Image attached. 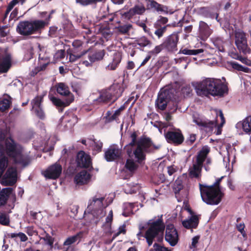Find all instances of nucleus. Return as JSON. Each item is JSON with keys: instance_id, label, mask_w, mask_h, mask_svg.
I'll return each instance as SVG.
<instances>
[{"instance_id": "f257e3e1", "label": "nucleus", "mask_w": 251, "mask_h": 251, "mask_svg": "<svg viewBox=\"0 0 251 251\" xmlns=\"http://www.w3.org/2000/svg\"><path fill=\"white\" fill-rule=\"evenodd\" d=\"M23 148L11 137H8L4 145L0 144V178L5 172L8 164L9 157L15 164L25 167L31 162L32 158L27 154L22 153Z\"/></svg>"}, {"instance_id": "f03ea898", "label": "nucleus", "mask_w": 251, "mask_h": 251, "mask_svg": "<svg viewBox=\"0 0 251 251\" xmlns=\"http://www.w3.org/2000/svg\"><path fill=\"white\" fill-rule=\"evenodd\" d=\"M198 95L201 97L211 95L223 97L228 93L227 83L220 79L207 78L198 83L195 87Z\"/></svg>"}, {"instance_id": "7ed1b4c3", "label": "nucleus", "mask_w": 251, "mask_h": 251, "mask_svg": "<svg viewBox=\"0 0 251 251\" xmlns=\"http://www.w3.org/2000/svg\"><path fill=\"white\" fill-rule=\"evenodd\" d=\"M224 176L216 179L211 185L199 183V189L201 199L203 202L208 205L219 204L225 196L220 185Z\"/></svg>"}, {"instance_id": "20e7f679", "label": "nucleus", "mask_w": 251, "mask_h": 251, "mask_svg": "<svg viewBox=\"0 0 251 251\" xmlns=\"http://www.w3.org/2000/svg\"><path fill=\"white\" fill-rule=\"evenodd\" d=\"M139 229L140 231L137 233V237L139 239L141 237H144L149 246H151L154 241L156 240L158 242L163 241L165 226L161 218L151 223L144 234L141 231L144 227H140Z\"/></svg>"}, {"instance_id": "39448f33", "label": "nucleus", "mask_w": 251, "mask_h": 251, "mask_svg": "<svg viewBox=\"0 0 251 251\" xmlns=\"http://www.w3.org/2000/svg\"><path fill=\"white\" fill-rule=\"evenodd\" d=\"M124 91L123 85L120 83H114L108 89L102 91L97 100L99 102L108 103H113L120 97Z\"/></svg>"}, {"instance_id": "423d86ee", "label": "nucleus", "mask_w": 251, "mask_h": 251, "mask_svg": "<svg viewBox=\"0 0 251 251\" xmlns=\"http://www.w3.org/2000/svg\"><path fill=\"white\" fill-rule=\"evenodd\" d=\"M235 45L241 54L246 55L251 53L248 45L247 34L243 30L236 29L234 32Z\"/></svg>"}, {"instance_id": "0eeeda50", "label": "nucleus", "mask_w": 251, "mask_h": 251, "mask_svg": "<svg viewBox=\"0 0 251 251\" xmlns=\"http://www.w3.org/2000/svg\"><path fill=\"white\" fill-rule=\"evenodd\" d=\"M193 122L198 125L201 129H203L206 131H211L214 126L217 125V130L215 132L216 135H220L222 133V128L223 126L221 124L217 125V122L212 121H205L200 118H193Z\"/></svg>"}, {"instance_id": "6e6552de", "label": "nucleus", "mask_w": 251, "mask_h": 251, "mask_svg": "<svg viewBox=\"0 0 251 251\" xmlns=\"http://www.w3.org/2000/svg\"><path fill=\"white\" fill-rule=\"evenodd\" d=\"M174 89L165 90L159 93L155 101L156 107L160 110H164L170 100L174 98Z\"/></svg>"}, {"instance_id": "1a4fd4ad", "label": "nucleus", "mask_w": 251, "mask_h": 251, "mask_svg": "<svg viewBox=\"0 0 251 251\" xmlns=\"http://www.w3.org/2000/svg\"><path fill=\"white\" fill-rule=\"evenodd\" d=\"M124 152L117 145H112L105 151L104 157L107 162L119 161L123 158Z\"/></svg>"}, {"instance_id": "9d476101", "label": "nucleus", "mask_w": 251, "mask_h": 251, "mask_svg": "<svg viewBox=\"0 0 251 251\" xmlns=\"http://www.w3.org/2000/svg\"><path fill=\"white\" fill-rule=\"evenodd\" d=\"M164 137L168 143L176 146L182 144L184 141V137L179 129L169 130L165 132Z\"/></svg>"}, {"instance_id": "9b49d317", "label": "nucleus", "mask_w": 251, "mask_h": 251, "mask_svg": "<svg viewBox=\"0 0 251 251\" xmlns=\"http://www.w3.org/2000/svg\"><path fill=\"white\" fill-rule=\"evenodd\" d=\"M179 35L176 32H173L167 36L162 42L165 50L168 52H174L177 50V44Z\"/></svg>"}, {"instance_id": "f8f14e48", "label": "nucleus", "mask_w": 251, "mask_h": 251, "mask_svg": "<svg viewBox=\"0 0 251 251\" xmlns=\"http://www.w3.org/2000/svg\"><path fill=\"white\" fill-rule=\"evenodd\" d=\"M165 239L172 247L175 246L179 241L178 232L173 224L167 225L165 231Z\"/></svg>"}, {"instance_id": "ddd939ff", "label": "nucleus", "mask_w": 251, "mask_h": 251, "mask_svg": "<svg viewBox=\"0 0 251 251\" xmlns=\"http://www.w3.org/2000/svg\"><path fill=\"white\" fill-rule=\"evenodd\" d=\"M104 200V197H97L95 196L92 198V200H90L87 206V208L90 210L93 214H97V212L100 213L102 216L103 214V201Z\"/></svg>"}, {"instance_id": "4468645a", "label": "nucleus", "mask_w": 251, "mask_h": 251, "mask_svg": "<svg viewBox=\"0 0 251 251\" xmlns=\"http://www.w3.org/2000/svg\"><path fill=\"white\" fill-rule=\"evenodd\" d=\"M43 99V96H37L31 101L32 110L34 111L36 116L42 120H44L46 118V115L41 104Z\"/></svg>"}, {"instance_id": "2eb2a0df", "label": "nucleus", "mask_w": 251, "mask_h": 251, "mask_svg": "<svg viewBox=\"0 0 251 251\" xmlns=\"http://www.w3.org/2000/svg\"><path fill=\"white\" fill-rule=\"evenodd\" d=\"M17 181V171L15 168L10 167L7 169L2 177V183L6 186H13Z\"/></svg>"}, {"instance_id": "dca6fc26", "label": "nucleus", "mask_w": 251, "mask_h": 251, "mask_svg": "<svg viewBox=\"0 0 251 251\" xmlns=\"http://www.w3.org/2000/svg\"><path fill=\"white\" fill-rule=\"evenodd\" d=\"M88 52V57L90 62L84 60L82 61V64L86 67L92 66V63L101 60L105 55V51L104 50H100Z\"/></svg>"}, {"instance_id": "f3484780", "label": "nucleus", "mask_w": 251, "mask_h": 251, "mask_svg": "<svg viewBox=\"0 0 251 251\" xmlns=\"http://www.w3.org/2000/svg\"><path fill=\"white\" fill-rule=\"evenodd\" d=\"M50 100L53 105L57 108L58 111L59 112H62L64 107L68 106L74 101V96L70 95L69 97H66L64 100L52 96L50 98Z\"/></svg>"}, {"instance_id": "a211bd4d", "label": "nucleus", "mask_w": 251, "mask_h": 251, "mask_svg": "<svg viewBox=\"0 0 251 251\" xmlns=\"http://www.w3.org/2000/svg\"><path fill=\"white\" fill-rule=\"evenodd\" d=\"M77 166L82 168H88L92 166L91 158L84 151H79L76 155Z\"/></svg>"}, {"instance_id": "6ab92c4d", "label": "nucleus", "mask_w": 251, "mask_h": 251, "mask_svg": "<svg viewBox=\"0 0 251 251\" xmlns=\"http://www.w3.org/2000/svg\"><path fill=\"white\" fill-rule=\"evenodd\" d=\"M62 170L61 165L56 163L50 166L45 171L44 176L47 178L55 179L60 176Z\"/></svg>"}, {"instance_id": "aec40b11", "label": "nucleus", "mask_w": 251, "mask_h": 251, "mask_svg": "<svg viewBox=\"0 0 251 251\" xmlns=\"http://www.w3.org/2000/svg\"><path fill=\"white\" fill-rule=\"evenodd\" d=\"M51 17V13L48 16L45 20H31L32 30L33 34L40 33L45 27L49 25Z\"/></svg>"}, {"instance_id": "412c9836", "label": "nucleus", "mask_w": 251, "mask_h": 251, "mask_svg": "<svg viewBox=\"0 0 251 251\" xmlns=\"http://www.w3.org/2000/svg\"><path fill=\"white\" fill-rule=\"evenodd\" d=\"M146 2L147 10L155 11L158 13L162 12L167 14L168 7L166 5L160 4L154 0H145Z\"/></svg>"}, {"instance_id": "4be33fe9", "label": "nucleus", "mask_w": 251, "mask_h": 251, "mask_svg": "<svg viewBox=\"0 0 251 251\" xmlns=\"http://www.w3.org/2000/svg\"><path fill=\"white\" fill-rule=\"evenodd\" d=\"M17 31L24 36L33 34L31 21L20 22L17 26Z\"/></svg>"}, {"instance_id": "5701e85b", "label": "nucleus", "mask_w": 251, "mask_h": 251, "mask_svg": "<svg viewBox=\"0 0 251 251\" xmlns=\"http://www.w3.org/2000/svg\"><path fill=\"white\" fill-rule=\"evenodd\" d=\"M198 12L200 15L206 18L211 19L215 18L217 22H219L218 19L219 13L215 12L214 8L210 7H201L198 8Z\"/></svg>"}, {"instance_id": "b1692460", "label": "nucleus", "mask_w": 251, "mask_h": 251, "mask_svg": "<svg viewBox=\"0 0 251 251\" xmlns=\"http://www.w3.org/2000/svg\"><path fill=\"white\" fill-rule=\"evenodd\" d=\"M212 32V30L210 29L206 23L202 21H200L199 34L202 40H206L211 34Z\"/></svg>"}, {"instance_id": "393cba45", "label": "nucleus", "mask_w": 251, "mask_h": 251, "mask_svg": "<svg viewBox=\"0 0 251 251\" xmlns=\"http://www.w3.org/2000/svg\"><path fill=\"white\" fill-rule=\"evenodd\" d=\"M91 178V175L86 171H82L75 177V182L76 184L83 185L87 184Z\"/></svg>"}, {"instance_id": "a878e982", "label": "nucleus", "mask_w": 251, "mask_h": 251, "mask_svg": "<svg viewBox=\"0 0 251 251\" xmlns=\"http://www.w3.org/2000/svg\"><path fill=\"white\" fill-rule=\"evenodd\" d=\"M139 164L136 161H134L132 158H128L126 160L124 169L130 176H132L138 170Z\"/></svg>"}, {"instance_id": "bb28decb", "label": "nucleus", "mask_w": 251, "mask_h": 251, "mask_svg": "<svg viewBox=\"0 0 251 251\" xmlns=\"http://www.w3.org/2000/svg\"><path fill=\"white\" fill-rule=\"evenodd\" d=\"M210 151V149L208 146H203L196 155V162L203 165V163Z\"/></svg>"}, {"instance_id": "cd10ccee", "label": "nucleus", "mask_w": 251, "mask_h": 251, "mask_svg": "<svg viewBox=\"0 0 251 251\" xmlns=\"http://www.w3.org/2000/svg\"><path fill=\"white\" fill-rule=\"evenodd\" d=\"M199 223V219L198 216L192 215L188 220H184L182 222V226L186 228H196Z\"/></svg>"}, {"instance_id": "c85d7f7f", "label": "nucleus", "mask_w": 251, "mask_h": 251, "mask_svg": "<svg viewBox=\"0 0 251 251\" xmlns=\"http://www.w3.org/2000/svg\"><path fill=\"white\" fill-rule=\"evenodd\" d=\"M122 58V53L120 51H116L113 55L112 61L107 66L109 70H115L120 63Z\"/></svg>"}, {"instance_id": "c756f323", "label": "nucleus", "mask_w": 251, "mask_h": 251, "mask_svg": "<svg viewBox=\"0 0 251 251\" xmlns=\"http://www.w3.org/2000/svg\"><path fill=\"white\" fill-rule=\"evenodd\" d=\"M152 146V142L150 138L141 137L137 142V147L143 149L146 152H150V148Z\"/></svg>"}, {"instance_id": "7c9ffc66", "label": "nucleus", "mask_w": 251, "mask_h": 251, "mask_svg": "<svg viewBox=\"0 0 251 251\" xmlns=\"http://www.w3.org/2000/svg\"><path fill=\"white\" fill-rule=\"evenodd\" d=\"M12 192L13 188L11 187L3 189L0 192V206H3L7 203V200Z\"/></svg>"}, {"instance_id": "2f4dec72", "label": "nucleus", "mask_w": 251, "mask_h": 251, "mask_svg": "<svg viewBox=\"0 0 251 251\" xmlns=\"http://www.w3.org/2000/svg\"><path fill=\"white\" fill-rule=\"evenodd\" d=\"M203 165L196 162L189 169L190 176L194 178H200L201 176V171Z\"/></svg>"}, {"instance_id": "473e14b6", "label": "nucleus", "mask_w": 251, "mask_h": 251, "mask_svg": "<svg viewBox=\"0 0 251 251\" xmlns=\"http://www.w3.org/2000/svg\"><path fill=\"white\" fill-rule=\"evenodd\" d=\"M57 92L60 95L69 97L70 95H74L69 90L68 86L64 83L60 82L56 84V86Z\"/></svg>"}, {"instance_id": "72a5a7b5", "label": "nucleus", "mask_w": 251, "mask_h": 251, "mask_svg": "<svg viewBox=\"0 0 251 251\" xmlns=\"http://www.w3.org/2000/svg\"><path fill=\"white\" fill-rule=\"evenodd\" d=\"M143 149H140L139 147H137L136 149L133 151V154L135 158L136 159V162L139 164L144 163L146 160V154L144 152Z\"/></svg>"}, {"instance_id": "f704fd0d", "label": "nucleus", "mask_w": 251, "mask_h": 251, "mask_svg": "<svg viewBox=\"0 0 251 251\" xmlns=\"http://www.w3.org/2000/svg\"><path fill=\"white\" fill-rule=\"evenodd\" d=\"M134 42L136 44L143 48L146 47H151L152 45V42L145 36L136 38Z\"/></svg>"}, {"instance_id": "c9c22d12", "label": "nucleus", "mask_w": 251, "mask_h": 251, "mask_svg": "<svg viewBox=\"0 0 251 251\" xmlns=\"http://www.w3.org/2000/svg\"><path fill=\"white\" fill-rule=\"evenodd\" d=\"M7 97L0 100V111L1 112L7 110L12 104L11 98L9 95H7Z\"/></svg>"}, {"instance_id": "e433bc0d", "label": "nucleus", "mask_w": 251, "mask_h": 251, "mask_svg": "<svg viewBox=\"0 0 251 251\" xmlns=\"http://www.w3.org/2000/svg\"><path fill=\"white\" fill-rule=\"evenodd\" d=\"M154 26L155 28L154 33L157 36V38L160 39L164 36L167 31V27L170 26V25H167L163 26H158V25H154Z\"/></svg>"}, {"instance_id": "4c0bfd02", "label": "nucleus", "mask_w": 251, "mask_h": 251, "mask_svg": "<svg viewBox=\"0 0 251 251\" xmlns=\"http://www.w3.org/2000/svg\"><path fill=\"white\" fill-rule=\"evenodd\" d=\"M11 66V60L9 58H5L0 63V73H6Z\"/></svg>"}, {"instance_id": "58836bf2", "label": "nucleus", "mask_w": 251, "mask_h": 251, "mask_svg": "<svg viewBox=\"0 0 251 251\" xmlns=\"http://www.w3.org/2000/svg\"><path fill=\"white\" fill-rule=\"evenodd\" d=\"M100 32L103 38L106 41H108L110 39L112 35V32L108 25L105 26H101L100 28Z\"/></svg>"}, {"instance_id": "ea45409f", "label": "nucleus", "mask_w": 251, "mask_h": 251, "mask_svg": "<svg viewBox=\"0 0 251 251\" xmlns=\"http://www.w3.org/2000/svg\"><path fill=\"white\" fill-rule=\"evenodd\" d=\"M213 43L214 46L216 47L217 49H218L219 51L222 52H224L226 51L224 45L225 42L222 38L217 37L214 38L213 39Z\"/></svg>"}, {"instance_id": "a19ab883", "label": "nucleus", "mask_w": 251, "mask_h": 251, "mask_svg": "<svg viewBox=\"0 0 251 251\" xmlns=\"http://www.w3.org/2000/svg\"><path fill=\"white\" fill-rule=\"evenodd\" d=\"M91 143L90 145L92 146V150L96 153L101 152L103 147V143L100 141H96L95 139H90Z\"/></svg>"}, {"instance_id": "79ce46f5", "label": "nucleus", "mask_w": 251, "mask_h": 251, "mask_svg": "<svg viewBox=\"0 0 251 251\" xmlns=\"http://www.w3.org/2000/svg\"><path fill=\"white\" fill-rule=\"evenodd\" d=\"M242 126L243 131L246 133H250L251 132V116L247 117L243 120Z\"/></svg>"}, {"instance_id": "37998d69", "label": "nucleus", "mask_w": 251, "mask_h": 251, "mask_svg": "<svg viewBox=\"0 0 251 251\" xmlns=\"http://www.w3.org/2000/svg\"><path fill=\"white\" fill-rule=\"evenodd\" d=\"M228 64L234 69L238 71H242L245 73H248L250 69L248 67H244L234 61L228 62Z\"/></svg>"}, {"instance_id": "c03bdc74", "label": "nucleus", "mask_w": 251, "mask_h": 251, "mask_svg": "<svg viewBox=\"0 0 251 251\" xmlns=\"http://www.w3.org/2000/svg\"><path fill=\"white\" fill-rule=\"evenodd\" d=\"M102 1V0H75L76 3L84 7L89 5H96L98 2Z\"/></svg>"}, {"instance_id": "a18cd8bd", "label": "nucleus", "mask_w": 251, "mask_h": 251, "mask_svg": "<svg viewBox=\"0 0 251 251\" xmlns=\"http://www.w3.org/2000/svg\"><path fill=\"white\" fill-rule=\"evenodd\" d=\"M81 232H79L76 234L69 237L66 239L65 242L63 243L64 246H70L75 242L77 241V240L81 238Z\"/></svg>"}, {"instance_id": "49530a36", "label": "nucleus", "mask_w": 251, "mask_h": 251, "mask_svg": "<svg viewBox=\"0 0 251 251\" xmlns=\"http://www.w3.org/2000/svg\"><path fill=\"white\" fill-rule=\"evenodd\" d=\"M131 8L133 10L135 15H142L145 12L146 10L147 9V7L146 8L143 4L135 5Z\"/></svg>"}, {"instance_id": "de8ad7c7", "label": "nucleus", "mask_w": 251, "mask_h": 251, "mask_svg": "<svg viewBox=\"0 0 251 251\" xmlns=\"http://www.w3.org/2000/svg\"><path fill=\"white\" fill-rule=\"evenodd\" d=\"M203 52V50L201 49L197 50H189L187 49H184L182 50H180V52L187 55H197Z\"/></svg>"}, {"instance_id": "09e8293b", "label": "nucleus", "mask_w": 251, "mask_h": 251, "mask_svg": "<svg viewBox=\"0 0 251 251\" xmlns=\"http://www.w3.org/2000/svg\"><path fill=\"white\" fill-rule=\"evenodd\" d=\"M132 28V25L128 24L117 27V30L122 34L127 33Z\"/></svg>"}, {"instance_id": "8fccbe9b", "label": "nucleus", "mask_w": 251, "mask_h": 251, "mask_svg": "<svg viewBox=\"0 0 251 251\" xmlns=\"http://www.w3.org/2000/svg\"><path fill=\"white\" fill-rule=\"evenodd\" d=\"M9 237L14 238L17 237H19L22 242H25L27 240L28 238L26 235L23 232H19L18 233H11L8 234Z\"/></svg>"}, {"instance_id": "3c124183", "label": "nucleus", "mask_w": 251, "mask_h": 251, "mask_svg": "<svg viewBox=\"0 0 251 251\" xmlns=\"http://www.w3.org/2000/svg\"><path fill=\"white\" fill-rule=\"evenodd\" d=\"M183 188V185L181 180H176L174 183L173 190L176 195L178 194L180 190Z\"/></svg>"}, {"instance_id": "603ef678", "label": "nucleus", "mask_w": 251, "mask_h": 251, "mask_svg": "<svg viewBox=\"0 0 251 251\" xmlns=\"http://www.w3.org/2000/svg\"><path fill=\"white\" fill-rule=\"evenodd\" d=\"M163 50H165L164 46L162 44L156 46L152 50L149 52V53L152 55H156L159 54Z\"/></svg>"}, {"instance_id": "864d4df0", "label": "nucleus", "mask_w": 251, "mask_h": 251, "mask_svg": "<svg viewBox=\"0 0 251 251\" xmlns=\"http://www.w3.org/2000/svg\"><path fill=\"white\" fill-rule=\"evenodd\" d=\"M88 51L87 50H83L82 52H81L80 53H75V52H74V53H71L70 54V60L71 62H75L77 59L81 58L84 55L87 54Z\"/></svg>"}, {"instance_id": "5fc2aeb1", "label": "nucleus", "mask_w": 251, "mask_h": 251, "mask_svg": "<svg viewBox=\"0 0 251 251\" xmlns=\"http://www.w3.org/2000/svg\"><path fill=\"white\" fill-rule=\"evenodd\" d=\"M9 222V218L7 214L0 212V223L4 226H8Z\"/></svg>"}, {"instance_id": "6e6d98bb", "label": "nucleus", "mask_w": 251, "mask_h": 251, "mask_svg": "<svg viewBox=\"0 0 251 251\" xmlns=\"http://www.w3.org/2000/svg\"><path fill=\"white\" fill-rule=\"evenodd\" d=\"M103 119L104 120V123L105 124L110 123L114 120H117L113 114L111 115V112L110 111H107Z\"/></svg>"}, {"instance_id": "4d7b16f0", "label": "nucleus", "mask_w": 251, "mask_h": 251, "mask_svg": "<svg viewBox=\"0 0 251 251\" xmlns=\"http://www.w3.org/2000/svg\"><path fill=\"white\" fill-rule=\"evenodd\" d=\"M49 35L51 38H55L58 36V27L52 26L50 27L49 31Z\"/></svg>"}, {"instance_id": "13d9d810", "label": "nucleus", "mask_w": 251, "mask_h": 251, "mask_svg": "<svg viewBox=\"0 0 251 251\" xmlns=\"http://www.w3.org/2000/svg\"><path fill=\"white\" fill-rule=\"evenodd\" d=\"M113 220V215H108L106 218V221L104 225L105 226L107 227L108 230L106 232H109L110 234L112 233L110 231L111 229V223Z\"/></svg>"}, {"instance_id": "bf43d9fd", "label": "nucleus", "mask_w": 251, "mask_h": 251, "mask_svg": "<svg viewBox=\"0 0 251 251\" xmlns=\"http://www.w3.org/2000/svg\"><path fill=\"white\" fill-rule=\"evenodd\" d=\"M137 25L139 26L142 27L145 33H147L149 36L152 37V34L151 32V31L150 29L147 27L146 24L144 22H139L137 23Z\"/></svg>"}, {"instance_id": "052dcab7", "label": "nucleus", "mask_w": 251, "mask_h": 251, "mask_svg": "<svg viewBox=\"0 0 251 251\" xmlns=\"http://www.w3.org/2000/svg\"><path fill=\"white\" fill-rule=\"evenodd\" d=\"M168 22V19L167 17L159 16V19H158L156 22L154 24V25H158V26H163L162 25H165Z\"/></svg>"}, {"instance_id": "680f3d73", "label": "nucleus", "mask_w": 251, "mask_h": 251, "mask_svg": "<svg viewBox=\"0 0 251 251\" xmlns=\"http://www.w3.org/2000/svg\"><path fill=\"white\" fill-rule=\"evenodd\" d=\"M134 15L135 14L131 8L128 11L122 14V17L127 20H130Z\"/></svg>"}, {"instance_id": "e2e57ef3", "label": "nucleus", "mask_w": 251, "mask_h": 251, "mask_svg": "<svg viewBox=\"0 0 251 251\" xmlns=\"http://www.w3.org/2000/svg\"><path fill=\"white\" fill-rule=\"evenodd\" d=\"M237 229L241 233L243 237H247V234L245 230V226L244 223L237 224L236 226Z\"/></svg>"}, {"instance_id": "0e129e2a", "label": "nucleus", "mask_w": 251, "mask_h": 251, "mask_svg": "<svg viewBox=\"0 0 251 251\" xmlns=\"http://www.w3.org/2000/svg\"><path fill=\"white\" fill-rule=\"evenodd\" d=\"M125 192L126 194H134L137 192V188L135 186H133L130 188L129 184H127L124 188Z\"/></svg>"}, {"instance_id": "69168bd1", "label": "nucleus", "mask_w": 251, "mask_h": 251, "mask_svg": "<svg viewBox=\"0 0 251 251\" xmlns=\"http://www.w3.org/2000/svg\"><path fill=\"white\" fill-rule=\"evenodd\" d=\"M196 140V135L195 134H191L185 141L187 145H192Z\"/></svg>"}, {"instance_id": "338daca9", "label": "nucleus", "mask_w": 251, "mask_h": 251, "mask_svg": "<svg viewBox=\"0 0 251 251\" xmlns=\"http://www.w3.org/2000/svg\"><path fill=\"white\" fill-rule=\"evenodd\" d=\"M153 248L155 251H171V249H169L168 248L161 246L156 243L154 244Z\"/></svg>"}, {"instance_id": "774afa93", "label": "nucleus", "mask_w": 251, "mask_h": 251, "mask_svg": "<svg viewBox=\"0 0 251 251\" xmlns=\"http://www.w3.org/2000/svg\"><path fill=\"white\" fill-rule=\"evenodd\" d=\"M44 240L46 244L48 245L51 247L53 246L54 239L51 236H50L49 234H47L44 238Z\"/></svg>"}]
</instances>
